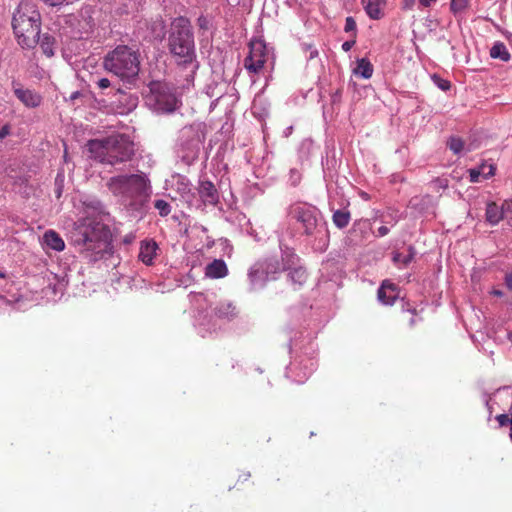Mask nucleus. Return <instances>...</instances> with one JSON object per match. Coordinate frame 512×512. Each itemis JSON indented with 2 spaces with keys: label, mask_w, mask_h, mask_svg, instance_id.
Wrapping results in <instances>:
<instances>
[{
  "label": "nucleus",
  "mask_w": 512,
  "mask_h": 512,
  "mask_svg": "<svg viewBox=\"0 0 512 512\" xmlns=\"http://www.w3.org/2000/svg\"><path fill=\"white\" fill-rule=\"evenodd\" d=\"M505 219L512 225V200L505 202Z\"/></svg>",
  "instance_id": "c756f323"
},
{
  "label": "nucleus",
  "mask_w": 512,
  "mask_h": 512,
  "mask_svg": "<svg viewBox=\"0 0 512 512\" xmlns=\"http://www.w3.org/2000/svg\"><path fill=\"white\" fill-rule=\"evenodd\" d=\"M490 57L499 59L503 62H508L511 59V54L506 45L501 41H496L490 49Z\"/></svg>",
  "instance_id": "aec40b11"
},
{
  "label": "nucleus",
  "mask_w": 512,
  "mask_h": 512,
  "mask_svg": "<svg viewBox=\"0 0 512 512\" xmlns=\"http://www.w3.org/2000/svg\"><path fill=\"white\" fill-rule=\"evenodd\" d=\"M45 3L51 5V6H57V5H61L63 4L64 2H67V3H72L74 2L75 0H43Z\"/></svg>",
  "instance_id": "72a5a7b5"
},
{
  "label": "nucleus",
  "mask_w": 512,
  "mask_h": 512,
  "mask_svg": "<svg viewBox=\"0 0 512 512\" xmlns=\"http://www.w3.org/2000/svg\"><path fill=\"white\" fill-rule=\"evenodd\" d=\"M9 134V129L7 126H3L0 128V139L5 138Z\"/></svg>",
  "instance_id": "ea45409f"
},
{
  "label": "nucleus",
  "mask_w": 512,
  "mask_h": 512,
  "mask_svg": "<svg viewBox=\"0 0 512 512\" xmlns=\"http://www.w3.org/2000/svg\"><path fill=\"white\" fill-rule=\"evenodd\" d=\"M356 66L354 67V76L370 79L374 72V66L371 61L366 58H358L355 62Z\"/></svg>",
  "instance_id": "a211bd4d"
},
{
  "label": "nucleus",
  "mask_w": 512,
  "mask_h": 512,
  "mask_svg": "<svg viewBox=\"0 0 512 512\" xmlns=\"http://www.w3.org/2000/svg\"><path fill=\"white\" fill-rule=\"evenodd\" d=\"M415 0H402L404 9H411L414 5Z\"/></svg>",
  "instance_id": "e433bc0d"
},
{
  "label": "nucleus",
  "mask_w": 512,
  "mask_h": 512,
  "mask_svg": "<svg viewBox=\"0 0 512 512\" xmlns=\"http://www.w3.org/2000/svg\"><path fill=\"white\" fill-rule=\"evenodd\" d=\"M492 294H493V295H495V296H497V297H501V296H503V292H502V291H500V290H493V291H492Z\"/></svg>",
  "instance_id": "c03bdc74"
},
{
  "label": "nucleus",
  "mask_w": 512,
  "mask_h": 512,
  "mask_svg": "<svg viewBox=\"0 0 512 512\" xmlns=\"http://www.w3.org/2000/svg\"><path fill=\"white\" fill-rule=\"evenodd\" d=\"M215 314L221 318H231L236 315V306L230 302H222L215 308Z\"/></svg>",
  "instance_id": "412c9836"
},
{
  "label": "nucleus",
  "mask_w": 512,
  "mask_h": 512,
  "mask_svg": "<svg viewBox=\"0 0 512 512\" xmlns=\"http://www.w3.org/2000/svg\"><path fill=\"white\" fill-rule=\"evenodd\" d=\"M251 477V473L249 471H243L241 472L239 475H238V479H237V483L235 485V487L238 485V483H244L246 481H248Z\"/></svg>",
  "instance_id": "7c9ffc66"
},
{
  "label": "nucleus",
  "mask_w": 512,
  "mask_h": 512,
  "mask_svg": "<svg viewBox=\"0 0 512 512\" xmlns=\"http://www.w3.org/2000/svg\"><path fill=\"white\" fill-rule=\"evenodd\" d=\"M4 277H5V275L2 272H0V278H4Z\"/></svg>",
  "instance_id": "de8ad7c7"
},
{
  "label": "nucleus",
  "mask_w": 512,
  "mask_h": 512,
  "mask_svg": "<svg viewBox=\"0 0 512 512\" xmlns=\"http://www.w3.org/2000/svg\"><path fill=\"white\" fill-rule=\"evenodd\" d=\"M139 54L125 45H119L104 58V67L107 71L121 79L130 81L135 79L140 70Z\"/></svg>",
  "instance_id": "39448f33"
},
{
  "label": "nucleus",
  "mask_w": 512,
  "mask_h": 512,
  "mask_svg": "<svg viewBox=\"0 0 512 512\" xmlns=\"http://www.w3.org/2000/svg\"><path fill=\"white\" fill-rule=\"evenodd\" d=\"M168 49L181 64H190L195 59V43L192 26L185 17L175 18L170 27Z\"/></svg>",
  "instance_id": "20e7f679"
},
{
  "label": "nucleus",
  "mask_w": 512,
  "mask_h": 512,
  "mask_svg": "<svg viewBox=\"0 0 512 512\" xmlns=\"http://www.w3.org/2000/svg\"><path fill=\"white\" fill-rule=\"evenodd\" d=\"M158 245L154 240L142 241L140 245L138 258L145 265H152L157 254Z\"/></svg>",
  "instance_id": "2eb2a0df"
},
{
  "label": "nucleus",
  "mask_w": 512,
  "mask_h": 512,
  "mask_svg": "<svg viewBox=\"0 0 512 512\" xmlns=\"http://www.w3.org/2000/svg\"><path fill=\"white\" fill-rule=\"evenodd\" d=\"M96 84L102 90L110 87L111 85L110 80L108 78H101L96 82Z\"/></svg>",
  "instance_id": "2f4dec72"
},
{
  "label": "nucleus",
  "mask_w": 512,
  "mask_h": 512,
  "mask_svg": "<svg viewBox=\"0 0 512 512\" xmlns=\"http://www.w3.org/2000/svg\"><path fill=\"white\" fill-rule=\"evenodd\" d=\"M292 218L302 224L306 235H314L319 228V211L314 206L295 204L290 208Z\"/></svg>",
  "instance_id": "6e6552de"
},
{
  "label": "nucleus",
  "mask_w": 512,
  "mask_h": 512,
  "mask_svg": "<svg viewBox=\"0 0 512 512\" xmlns=\"http://www.w3.org/2000/svg\"><path fill=\"white\" fill-rule=\"evenodd\" d=\"M111 240L110 229L93 217L79 219L71 231V242L78 251L91 261L101 259Z\"/></svg>",
  "instance_id": "f257e3e1"
},
{
  "label": "nucleus",
  "mask_w": 512,
  "mask_h": 512,
  "mask_svg": "<svg viewBox=\"0 0 512 512\" xmlns=\"http://www.w3.org/2000/svg\"><path fill=\"white\" fill-rule=\"evenodd\" d=\"M486 220L491 225H496L500 220L505 219V203L499 207L496 203H488L486 207Z\"/></svg>",
  "instance_id": "6ab92c4d"
},
{
  "label": "nucleus",
  "mask_w": 512,
  "mask_h": 512,
  "mask_svg": "<svg viewBox=\"0 0 512 512\" xmlns=\"http://www.w3.org/2000/svg\"><path fill=\"white\" fill-rule=\"evenodd\" d=\"M88 148L96 160L112 166L130 161L135 154L133 141L124 134L90 140Z\"/></svg>",
  "instance_id": "f03ea898"
},
{
  "label": "nucleus",
  "mask_w": 512,
  "mask_h": 512,
  "mask_svg": "<svg viewBox=\"0 0 512 512\" xmlns=\"http://www.w3.org/2000/svg\"><path fill=\"white\" fill-rule=\"evenodd\" d=\"M149 89L147 100L154 110L171 113L177 109L179 100L166 83L153 81L149 84Z\"/></svg>",
  "instance_id": "0eeeda50"
},
{
  "label": "nucleus",
  "mask_w": 512,
  "mask_h": 512,
  "mask_svg": "<svg viewBox=\"0 0 512 512\" xmlns=\"http://www.w3.org/2000/svg\"><path fill=\"white\" fill-rule=\"evenodd\" d=\"M448 146L455 154H459L463 150L464 143L458 137H451L448 141Z\"/></svg>",
  "instance_id": "cd10ccee"
},
{
  "label": "nucleus",
  "mask_w": 512,
  "mask_h": 512,
  "mask_svg": "<svg viewBox=\"0 0 512 512\" xmlns=\"http://www.w3.org/2000/svg\"><path fill=\"white\" fill-rule=\"evenodd\" d=\"M352 30V16H349L346 18V23H345V31H351Z\"/></svg>",
  "instance_id": "4c0bfd02"
},
{
  "label": "nucleus",
  "mask_w": 512,
  "mask_h": 512,
  "mask_svg": "<svg viewBox=\"0 0 512 512\" xmlns=\"http://www.w3.org/2000/svg\"><path fill=\"white\" fill-rule=\"evenodd\" d=\"M351 48H352V41H345V42L342 44V49H343L345 52H348Z\"/></svg>",
  "instance_id": "79ce46f5"
},
{
  "label": "nucleus",
  "mask_w": 512,
  "mask_h": 512,
  "mask_svg": "<svg viewBox=\"0 0 512 512\" xmlns=\"http://www.w3.org/2000/svg\"><path fill=\"white\" fill-rule=\"evenodd\" d=\"M389 232V229L386 226H381L378 228V236H385Z\"/></svg>",
  "instance_id": "a19ab883"
},
{
  "label": "nucleus",
  "mask_w": 512,
  "mask_h": 512,
  "mask_svg": "<svg viewBox=\"0 0 512 512\" xmlns=\"http://www.w3.org/2000/svg\"><path fill=\"white\" fill-rule=\"evenodd\" d=\"M420 1V4L424 7H429L431 6L433 3L436 2V0H419Z\"/></svg>",
  "instance_id": "37998d69"
},
{
  "label": "nucleus",
  "mask_w": 512,
  "mask_h": 512,
  "mask_svg": "<svg viewBox=\"0 0 512 512\" xmlns=\"http://www.w3.org/2000/svg\"><path fill=\"white\" fill-rule=\"evenodd\" d=\"M510 439L512 440V423L510 424V433H509Z\"/></svg>",
  "instance_id": "a18cd8bd"
},
{
  "label": "nucleus",
  "mask_w": 512,
  "mask_h": 512,
  "mask_svg": "<svg viewBox=\"0 0 512 512\" xmlns=\"http://www.w3.org/2000/svg\"><path fill=\"white\" fill-rule=\"evenodd\" d=\"M496 420L498 421L500 426H505L507 424L510 425L512 423V418L508 413L496 416Z\"/></svg>",
  "instance_id": "c85d7f7f"
},
{
  "label": "nucleus",
  "mask_w": 512,
  "mask_h": 512,
  "mask_svg": "<svg viewBox=\"0 0 512 512\" xmlns=\"http://www.w3.org/2000/svg\"><path fill=\"white\" fill-rule=\"evenodd\" d=\"M41 16L35 4L22 1L13 14L12 27L23 48H33L38 44Z\"/></svg>",
  "instance_id": "7ed1b4c3"
},
{
  "label": "nucleus",
  "mask_w": 512,
  "mask_h": 512,
  "mask_svg": "<svg viewBox=\"0 0 512 512\" xmlns=\"http://www.w3.org/2000/svg\"><path fill=\"white\" fill-rule=\"evenodd\" d=\"M398 298V291L395 284L388 280L383 281L382 285L378 289V299L385 305H392Z\"/></svg>",
  "instance_id": "4468645a"
},
{
  "label": "nucleus",
  "mask_w": 512,
  "mask_h": 512,
  "mask_svg": "<svg viewBox=\"0 0 512 512\" xmlns=\"http://www.w3.org/2000/svg\"><path fill=\"white\" fill-rule=\"evenodd\" d=\"M415 252L413 247L408 248V254L403 255L402 253H395L393 256V261L396 264H403L404 266L408 265L412 259L414 258Z\"/></svg>",
  "instance_id": "393cba45"
},
{
  "label": "nucleus",
  "mask_w": 512,
  "mask_h": 512,
  "mask_svg": "<svg viewBox=\"0 0 512 512\" xmlns=\"http://www.w3.org/2000/svg\"><path fill=\"white\" fill-rule=\"evenodd\" d=\"M505 282L507 287L512 291V272L506 275Z\"/></svg>",
  "instance_id": "58836bf2"
},
{
  "label": "nucleus",
  "mask_w": 512,
  "mask_h": 512,
  "mask_svg": "<svg viewBox=\"0 0 512 512\" xmlns=\"http://www.w3.org/2000/svg\"><path fill=\"white\" fill-rule=\"evenodd\" d=\"M468 6V0H451L450 9L454 15L463 12Z\"/></svg>",
  "instance_id": "bb28decb"
},
{
  "label": "nucleus",
  "mask_w": 512,
  "mask_h": 512,
  "mask_svg": "<svg viewBox=\"0 0 512 512\" xmlns=\"http://www.w3.org/2000/svg\"><path fill=\"white\" fill-rule=\"evenodd\" d=\"M350 212L343 210H336L333 214V222L338 228H343L349 224Z\"/></svg>",
  "instance_id": "b1692460"
},
{
  "label": "nucleus",
  "mask_w": 512,
  "mask_h": 512,
  "mask_svg": "<svg viewBox=\"0 0 512 512\" xmlns=\"http://www.w3.org/2000/svg\"><path fill=\"white\" fill-rule=\"evenodd\" d=\"M437 85H438V87H439L441 90H443V91H447V90H449V89H450V86H451V84H450V82H449V81H447V80H443V79H438V80H437Z\"/></svg>",
  "instance_id": "473e14b6"
},
{
  "label": "nucleus",
  "mask_w": 512,
  "mask_h": 512,
  "mask_svg": "<svg viewBox=\"0 0 512 512\" xmlns=\"http://www.w3.org/2000/svg\"><path fill=\"white\" fill-rule=\"evenodd\" d=\"M199 194L207 204L215 205L219 200L218 191L211 181H202L200 183Z\"/></svg>",
  "instance_id": "dca6fc26"
},
{
  "label": "nucleus",
  "mask_w": 512,
  "mask_h": 512,
  "mask_svg": "<svg viewBox=\"0 0 512 512\" xmlns=\"http://www.w3.org/2000/svg\"><path fill=\"white\" fill-rule=\"evenodd\" d=\"M508 339L512 342V332L508 333Z\"/></svg>",
  "instance_id": "49530a36"
},
{
  "label": "nucleus",
  "mask_w": 512,
  "mask_h": 512,
  "mask_svg": "<svg viewBox=\"0 0 512 512\" xmlns=\"http://www.w3.org/2000/svg\"><path fill=\"white\" fill-rule=\"evenodd\" d=\"M267 61V48L263 41L253 40L249 44V54L244 59V67L249 73L258 74Z\"/></svg>",
  "instance_id": "1a4fd4ad"
},
{
  "label": "nucleus",
  "mask_w": 512,
  "mask_h": 512,
  "mask_svg": "<svg viewBox=\"0 0 512 512\" xmlns=\"http://www.w3.org/2000/svg\"><path fill=\"white\" fill-rule=\"evenodd\" d=\"M357 194L363 201H368L370 199V195L362 190H357Z\"/></svg>",
  "instance_id": "c9c22d12"
},
{
  "label": "nucleus",
  "mask_w": 512,
  "mask_h": 512,
  "mask_svg": "<svg viewBox=\"0 0 512 512\" xmlns=\"http://www.w3.org/2000/svg\"><path fill=\"white\" fill-rule=\"evenodd\" d=\"M106 185L113 195L134 199L147 192L149 180L143 173L117 175L111 177Z\"/></svg>",
  "instance_id": "423d86ee"
},
{
  "label": "nucleus",
  "mask_w": 512,
  "mask_h": 512,
  "mask_svg": "<svg viewBox=\"0 0 512 512\" xmlns=\"http://www.w3.org/2000/svg\"><path fill=\"white\" fill-rule=\"evenodd\" d=\"M154 207H155V209L158 210L160 216H162V217L169 215L171 212L170 204L163 199L156 200L154 202Z\"/></svg>",
  "instance_id": "a878e982"
},
{
  "label": "nucleus",
  "mask_w": 512,
  "mask_h": 512,
  "mask_svg": "<svg viewBox=\"0 0 512 512\" xmlns=\"http://www.w3.org/2000/svg\"><path fill=\"white\" fill-rule=\"evenodd\" d=\"M481 172L478 169L470 170V181L477 182L479 180Z\"/></svg>",
  "instance_id": "f704fd0d"
},
{
  "label": "nucleus",
  "mask_w": 512,
  "mask_h": 512,
  "mask_svg": "<svg viewBox=\"0 0 512 512\" xmlns=\"http://www.w3.org/2000/svg\"><path fill=\"white\" fill-rule=\"evenodd\" d=\"M42 245L44 249H51L61 252L65 249V242L55 230H47L42 236Z\"/></svg>",
  "instance_id": "f8f14e48"
},
{
  "label": "nucleus",
  "mask_w": 512,
  "mask_h": 512,
  "mask_svg": "<svg viewBox=\"0 0 512 512\" xmlns=\"http://www.w3.org/2000/svg\"><path fill=\"white\" fill-rule=\"evenodd\" d=\"M296 258V255L291 251H285L282 261H279L278 259L271 258L266 261L265 264V272L267 274H276L281 271L290 269L291 266L294 264V259Z\"/></svg>",
  "instance_id": "9d476101"
},
{
  "label": "nucleus",
  "mask_w": 512,
  "mask_h": 512,
  "mask_svg": "<svg viewBox=\"0 0 512 512\" xmlns=\"http://www.w3.org/2000/svg\"><path fill=\"white\" fill-rule=\"evenodd\" d=\"M228 274L226 263L222 259H215L205 268V276L211 279L224 278Z\"/></svg>",
  "instance_id": "f3484780"
},
{
  "label": "nucleus",
  "mask_w": 512,
  "mask_h": 512,
  "mask_svg": "<svg viewBox=\"0 0 512 512\" xmlns=\"http://www.w3.org/2000/svg\"><path fill=\"white\" fill-rule=\"evenodd\" d=\"M366 14L372 20H380L384 17L386 0H361Z\"/></svg>",
  "instance_id": "ddd939ff"
},
{
  "label": "nucleus",
  "mask_w": 512,
  "mask_h": 512,
  "mask_svg": "<svg viewBox=\"0 0 512 512\" xmlns=\"http://www.w3.org/2000/svg\"><path fill=\"white\" fill-rule=\"evenodd\" d=\"M14 94L26 107L29 108L38 107L42 102L41 95L30 89L14 87Z\"/></svg>",
  "instance_id": "9b49d317"
},
{
  "label": "nucleus",
  "mask_w": 512,
  "mask_h": 512,
  "mask_svg": "<svg viewBox=\"0 0 512 512\" xmlns=\"http://www.w3.org/2000/svg\"><path fill=\"white\" fill-rule=\"evenodd\" d=\"M38 43L40 45L41 50L43 51V53L46 56L51 57L54 55L53 48H54L55 40L53 37H51L49 35H43L42 37L39 36Z\"/></svg>",
  "instance_id": "4be33fe9"
},
{
  "label": "nucleus",
  "mask_w": 512,
  "mask_h": 512,
  "mask_svg": "<svg viewBox=\"0 0 512 512\" xmlns=\"http://www.w3.org/2000/svg\"><path fill=\"white\" fill-rule=\"evenodd\" d=\"M289 277L294 284L302 286L308 279V273L305 268L297 267L291 270Z\"/></svg>",
  "instance_id": "5701e85b"
}]
</instances>
